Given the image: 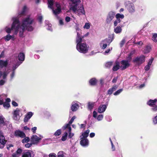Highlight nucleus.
I'll return each instance as SVG.
<instances>
[{"mask_svg": "<svg viewBox=\"0 0 157 157\" xmlns=\"http://www.w3.org/2000/svg\"><path fill=\"white\" fill-rule=\"evenodd\" d=\"M72 3V5L78 6V4L80 2V0H71Z\"/></svg>", "mask_w": 157, "mask_h": 157, "instance_id": "58836bf2", "label": "nucleus"}, {"mask_svg": "<svg viewBox=\"0 0 157 157\" xmlns=\"http://www.w3.org/2000/svg\"><path fill=\"white\" fill-rule=\"evenodd\" d=\"M153 59L154 58H151L150 59H149V62L147 63V64L146 66H145L144 67V69L145 71H148L149 70L151 66V65L153 61Z\"/></svg>", "mask_w": 157, "mask_h": 157, "instance_id": "4be33fe9", "label": "nucleus"}, {"mask_svg": "<svg viewBox=\"0 0 157 157\" xmlns=\"http://www.w3.org/2000/svg\"><path fill=\"white\" fill-rule=\"evenodd\" d=\"M131 55H129L126 60H123L121 61L120 67L122 70H124L130 66V63L131 61Z\"/></svg>", "mask_w": 157, "mask_h": 157, "instance_id": "39448f33", "label": "nucleus"}, {"mask_svg": "<svg viewBox=\"0 0 157 157\" xmlns=\"http://www.w3.org/2000/svg\"><path fill=\"white\" fill-rule=\"evenodd\" d=\"M22 150L21 148H18L16 152L12 155L13 157H19L21 155L22 152Z\"/></svg>", "mask_w": 157, "mask_h": 157, "instance_id": "412c9836", "label": "nucleus"}, {"mask_svg": "<svg viewBox=\"0 0 157 157\" xmlns=\"http://www.w3.org/2000/svg\"><path fill=\"white\" fill-rule=\"evenodd\" d=\"M152 40L155 42H157V33H155L153 34Z\"/></svg>", "mask_w": 157, "mask_h": 157, "instance_id": "79ce46f5", "label": "nucleus"}, {"mask_svg": "<svg viewBox=\"0 0 157 157\" xmlns=\"http://www.w3.org/2000/svg\"><path fill=\"white\" fill-rule=\"evenodd\" d=\"M62 128L63 129H65L67 128V131L69 133L71 131V129L70 127V125L69 124H67L65 125L62 127Z\"/></svg>", "mask_w": 157, "mask_h": 157, "instance_id": "473e14b6", "label": "nucleus"}, {"mask_svg": "<svg viewBox=\"0 0 157 157\" xmlns=\"http://www.w3.org/2000/svg\"><path fill=\"white\" fill-rule=\"evenodd\" d=\"M82 38L80 37V34L77 35L76 38V43L77 44L82 43Z\"/></svg>", "mask_w": 157, "mask_h": 157, "instance_id": "72a5a7b5", "label": "nucleus"}, {"mask_svg": "<svg viewBox=\"0 0 157 157\" xmlns=\"http://www.w3.org/2000/svg\"><path fill=\"white\" fill-rule=\"evenodd\" d=\"M20 110L18 109H17L14 111L13 113V118L16 121H18L20 120L21 116L20 115Z\"/></svg>", "mask_w": 157, "mask_h": 157, "instance_id": "9b49d317", "label": "nucleus"}, {"mask_svg": "<svg viewBox=\"0 0 157 157\" xmlns=\"http://www.w3.org/2000/svg\"><path fill=\"white\" fill-rule=\"evenodd\" d=\"M157 101V100L155 99L154 100H150L147 103V105L149 106H152L155 105Z\"/></svg>", "mask_w": 157, "mask_h": 157, "instance_id": "bb28decb", "label": "nucleus"}, {"mask_svg": "<svg viewBox=\"0 0 157 157\" xmlns=\"http://www.w3.org/2000/svg\"><path fill=\"white\" fill-rule=\"evenodd\" d=\"M76 118V117L75 116H74L73 117L71 118V119L70 120V121L69 122V123L68 124H70V125L71 124H72L75 120V119Z\"/></svg>", "mask_w": 157, "mask_h": 157, "instance_id": "603ef678", "label": "nucleus"}, {"mask_svg": "<svg viewBox=\"0 0 157 157\" xmlns=\"http://www.w3.org/2000/svg\"><path fill=\"white\" fill-rule=\"evenodd\" d=\"M14 35H13H13L11 36L10 34H9L4 36L3 37V38L6 41H8L12 39H13Z\"/></svg>", "mask_w": 157, "mask_h": 157, "instance_id": "cd10ccee", "label": "nucleus"}, {"mask_svg": "<svg viewBox=\"0 0 157 157\" xmlns=\"http://www.w3.org/2000/svg\"><path fill=\"white\" fill-rule=\"evenodd\" d=\"M95 103L94 102L89 101L87 103L88 109L90 110H91L95 105Z\"/></svg>", "mask_w": 157, "mask_h": 157, "instance_id": "393cba45", "label": "nucleus"}, {"mask_svg": "<svg viewBox=\"0 0 157 157\" xmlns=\"http://www.w3.org/2000/svg\"><path fill=\"white\" fill-rule=\"evenodd\" d=\"M42 138L43 137L41 135L38 136L36 135H33L31 138V142L33 144H37Z\"/></svg>", "mask_w": 157, "mask_h": 157, "instance_id": "1a4fd4ad", "label": "nucleus"}, {"mask_svg": "<svg viewBox=\"0 0 157 157\" xmlns=\"http://www.w3.org/2000/svg\"><path fill=\"white\" fill-rule=\"evenodd\" d=\"M93 117L94 118H96L98 121H100L103 119V115L102 114L98 115L97 112L94 111L93 113Z\"/></svg>", "mask_w": 157, "mask_h": 157, "instance_id": "f3484780", "label": "nucleus"}, {"mask_svg": "<svg viewBox=\"0 0 157 157\" xmlns=\"http://www.w3.org/2000/svg\"><path fill=\"white\" fill-rule=\"evenodd\" d=\"M6 141L2 132L0 131V143L5 144Z\"/></svg>", "mask_w": 157, "mask_h": 157, "instance_id": "a878e982", "label": "nucleus"}, {"mask_svg": "<svg viewBox=\"0 0 157 157\" xmlns=\"http://www.w3.org/2000/svg\"><path fill=\"white\" fill-rule=\"evenodd\" d=\"M12 104L14 106L16 107L18 106V104L15 101H12Z\"/></svg>", "mask_w": 157, "mask_h": 157, "instance_id": "e2e57ef3", "label": "nucleus"}, {"mask_svg": "<svg viewBox=\"0 0 157 157\" xmlns=\"http://www.w3.org/2000/svg\"><path fill=\"white\" fill-rule=\"evenodd\" d=\"M91 24L90 22H86L83 27L84 29H90L91 26Z\"/></svg>", "mask_w": 157, "mask_h": 157, "instance_id": "e433bc0d", "label": "nucleus"}, {"mask_svg": "<svg viewBox=\"0 0 157 157\" xmlns=\"http://www.w3.org/2000/svg\"><path fill=\"white\" fill-rule=\"evenodd\" d=\"M49 157H56V155L54 153H51L49 155Z\"/></svg>", "mask_w": 157, "mask_h": 157, "instance_id": "774afa93", "label": "nucleus"}, {"mask_svg": "<svg viewBox=\"0 0 157 157\" xmlns=\"http://www.w3.org/2000/svg\"><path fill=\"white\" fill-rule=\"evenodd\" d=\"M116 13L114 11H109L107 14L106 20L105 23L107 24L112 23L113 20L115 17Z\"/></svg>", "mask_w": 157, "mask_h": 157, "instance_id": "423d86ee", "label": "nucleus"}, {"mask_svg": "<svg viewBox=\"0 0 157 157\" xmlns=\"http://www.w3.org/2000/svg\"><path fill=\"white\" fill-rule=\"evenodd\" d=\"M37 129V127H34L33 128H32L31 130L32 132L33 133H35L36 132V131Z\"/></svg>", "mask_w": 157, "mask_h": 157, "instance_id": "13d9d810", "label": "nucleus"}, {"mask_svg": "<svg viewBox=\"0 0 157 157\" xmlns=\"http://www.w3.org/2000/svg\"><path fill=\"white\" fill-rule=\"evenodd\" d=\"M112 65V62H108L105 64V66L107 67H110Z\"/></svg>", "mask_w": 157, "mask_h": 157, "instance_id": "09e8293b", "label": "nucleus"}, {"mask_svg": "<svg viewBox=\"0 0 157 157\" xmlns=\"http://www.w3.org/2000/svg\"><path fill=\"white\" fill-rule=\"evenodd\" d=\"M110 141L111 143V145H112V150L113 151H115V147L114 145H113V142L112 141V140L110 139Z\"/></svg>", "mask_w": 157, "mask_h": 157, "instance_id": "4d7b16f0", "label": "nucleus"}, {"mask_svg": "<svg viewBox=\"0 0 157 157\" xmlns=\"http://www.w3.org/2000/svg\"><path fill=\"white\" fill-rule=\"evenodd\" d=\"M21 63L17 62V64H14L12 67V70L9 69V71H5L3 74V78L5 79L8 74L11 72V73L10 75V80H12L15 75V71L14 70L17 68V67L21 64Z\"/></svg>", "mask_w": 157, "mask_h": 157, "instance_id": "7ed1b4c3", "label": "nucleus"}, {"mask_svg": "<svg viewBox=\"0 0 157 157\" xmlns=\"http://www.w3.org/2000/svg\"><path fill=\"white\" fill-rule=\"evenodd\" d=\"M151 49V48L150 46H147L144 50V53L145 54L149 53L150 52Z\"/></svg>", "mask_w": 157, "mask_h": 157, "instance_id": "c9c22d12", "label": "nucleus"}, {"mask_svg": "<svg viewBox=\"0 0 157 157\" xmlns=\"http://www.w3.org/2000/svg\"><path fill=\"white\" fill-rule=\"evenodd\" d=\"M125 42L124 39H123L121 41L120 43V45L121 47H122Z\"/></svg>", "mask_w": 157, "mask_h": 157, "instance_id": "864d4df0", "label": "nucleus"}, {"mask_svg": "<svg viewBox=\"0 0 157 157\" xmlns=\"http://www.w3.org/2000/svg\"><path fill=\"white\" fill-rule=\"evenodd\" d=\"M122 30L121 27L120 26H117L114 29V32L116 33H121Z\"/></svg>", "mask_w": 157, "mask_h": 157, "instance_id": "7c9ffc66", "label": "nucleus"}, {"mask_svg": "<svg viewBox=\"0 0 157 157\" xmlns=\"http://www.w3.org/2000/svg\"><path fill=\"white\" fill-rule=\"evenodd\" d=\"M76 48L80 52L85 53L88 50L89 46L85 43H83L80 44H77Z\"/></svg>", "mask_w": 157, "mask_h": 157, "instance_id": "20e7f679", "label": "nucleus"}, {"mask_svg": "<svg viewBox=\"0 0 157 157\" xmlns=\"http://www.w3.org/2000/svg\"><path fill=\"white\" fill-rule=\"evenodd\" d=\"M145 56H144L137 57L134 59L133 61L138 65H139L144 62L145 61Z\"/></svg>", "mask_w": 157, "mask_h": 157, "instance_id": "9d476101", "label": "nucleus"}, {"mask_svg": "<svg viewBox=\"0 0 157 157\" xmlns=\"http://www.w3.org/2000/svg\"><path fill=\"white\" fill-rule=\"evenodd\" d=\"M116 18L113 21V25L114 26H116L119 23L124 17V15L122 14L117 13L115 15Z\"/></svg>", "mask_w": 157, "mask_h": 157, "instance_id": "6e6552de", "label": "nucleus"}, {"mask_svg": "<svg viewBox=\"0 0 157 157\" xmlns=\"http://www.w3.org/2000/svg\"><path fill=\"white\" fill-rule=\"evenodd\" d=\"M67 135H68V133L67 132H66L64 133L62 137V138H61L62 140L63 141H65L67 138Z\"/></svg>", "mask_w": 157, "mask_h": 157, "instance_id": "ea45409f", "label": "nucleus"}, {"mask_svg": "<svg viewBox=\"0 0 157 157\" xmlns=\"http://www.w3.org/2000/svg\"><path fill=\"white\" fill-rule=\"evenodd\" d=\"M32 144H32V143L31 144L27 143L25 144V147L26 148H29L31 147V146L32 145Z\"/></svg>", "mask_w": 157, "mask_h": 157, "instance_id": "6e6d98bb", "label": "nucleus"}, {"mask_svg": "<svg viewBox=\"0 0 157 157\" xmlns=\"http://www.w3.org/2000/svg\"><path fill=\"white\" fill-rule=\"evenodd\" d=\"M29 141V139L28 137H25L22 140V142L24 143H27Z\"/></svg>", "mask_w": 157, "mask_h": 157, "instance_id": "a18cd8bd", "label": "nucleus"}, {"mask_svg": "<svg viewBox=\"0 0 157 157\" xmlns=\"http://www.w3.org/2000/svg\"><path fill=\"white\" fill-rule=\"evenodd\" d=\"M27 10V7L26 6H24L23 7L22 11L21 13H19L18 15L19 16H21L22 15L26 14V11Z\"/></svg>", "mask_w": 157, "mask_h": 157, "instance_id": "c756f323", "label": "nucleus"}, {"mask_svg": "<svg viewBox=\"0 0 157 157\" xmlns=\"http://www.w3.org/2000/svg\"><path fill=\"white\" fill-rule=\"evenodd\" d=\"M5 118L2 115H0V124H3L4 122Z\"/></svg>", "mask_w": 157, "mask_h": 157, "instance_id": "c03bdc74", "label": "nucleus"}, {"mask_svg": "<svg viewBox=\"0 0 157 157\" xmlns=\"http://www.w3.org/2000/svg\"><path fill=\"white\" fill-rule=\"evenodd\" d=\"M76 29L77 33V35H78L80 34L79 33L80 31V29L78 27H77Z\"/></svg>", "mask_w": 157, "mask_h": 157, "instance_id": "680f3d73", "label": "nucleus"}, {"mask_svg": "<svg viewBox=\"0 0 157 157\" xmlns=\"http://www.w3.org/2000/svg\"><path fill=\"white\" fill-rule=\"evenodd\" d=\"M70 9L74 13L78 16L85 15V11L83 6L82 5H80L79 6L72 5Z\"/></svg>", "mask_w": 157, "mask_h": 157, "instance_id": "f03ea898", "label": "nucleus"}, {"mask_svg": "<svg viewBox=\"0 0 157 157\" xmlns=\"http://www.w3.org/2000/svg\"><path fill=\"white\" fill-rule=\"evenodd\" d=\"M80 144L83 146H87L89 144L88 140L87 139H82L80 141Z\"/></svg>", "mask_w": 157, "mask_h": 157, "instance_id": "b1692460", "label": "nucleus"}, {"mask_svg": "<svg viewBox=\"0 0 157 157\" xmlns=\"http://www.w3.org/2000/svg\"><path fill=\"white\" fill-rule=\"evenodd\" d=\"M112 49V48L111 47L110 48H109L107 50H106L104 52H103V54L105 55L107 54H108L109 52L111 51Z\"/></svg>", "mask_w": 157, "mask_h": 157, "instance_id": "8fccbe9b", "label": "nucleus"}, {"mask_svg": "<svg viewBox=\"0 0 157 157\" xmlns=\"http://www.w3.org/2000/svg\"><path fill=\"white\" fill-rule=\"evenodd\" d=\"M55 5L56 8V9L55 10L53 9L52 10L53 13L55 15H57L61 11V9L60 5L58 2H56Z\"/></svg>", "mask_w": 157, "mask_h": 157, "instance_id": "4468645a", "label": "nucleus"}, {"mask_svg": "<svg viewBox=\"0 0 157 157\" xmlns=\"http://www.w3.org/2000/svg\"><path fill=\"white\" fill-rule=\"evenodd\" d=\"M118 86L117 85H115L112 88H111V89L113 91L116 90Z\"/></svg>", "mask_w": 157, "mask_h": 157, "instance_id": "bf43d9fd", "label": "nucleus"}, {"mask_svg": "<svg viewBox=\"0 0 157 157\" xmlns=\"http://www.w3.org/2000/svg\"><path fill=\"white\" fill-rule=\"evenodd\" d=\"M34 155L32 151L28 150L23 153L22 157H33Z\"/></svg>", "mask_w": 157, "mask_h": 157, "instance_id": "dca6fc26", "label": "nucleus"}, {"mask_svg": "<svg viewBox=\"0 0 157 157\" xmlns=\"http://www.w3.org/2000/svg\"><path fill=\"white\" fill-rule=\"evenodd\" d=\"M48 28H47V29L51 31L52 30V28H51L52 25L50 24H48Z\"/></svg>", "mask_w": 157, "mask_h": 157, "instance_id": "0e129e2a", "label": "nucleus"}, {"mask_svg": "<svg viewBox=\"0 0 157 157\" xmlns=\"http://www.w3.org/2000/svg\"><path fill=\"white\" fill-rule=\"evenodd\" d=\"M42 18H43L42 16H41V15H39L38 17V20L39 22H40V23L41 22Z\"/></svg>", "mask_w": 157, "mask_h": 157, "instance_id": "052dcab7", "label": "nucleus"}, {"mask_svg": "<svg viewBox=\"0 0 157 157\" xmlns=\"http://www.w3.org/2000/svg\"><path fill=\"white\" fill-rule=\"evenodd\" d=\"M89 132L90 130L89 129H88L83 133L82 134V136H81V139L86 138L88 136Z\"/></svg>", "mask_w": 157, "mask_h": 157, "instance_id": "c85d7f7f", "label": "nucleus"}, {"mask_svg": "<svg viewBox=\"0 0 157 157\" xmlns=\"http://www.w3.org/2000/svg\"><path fill=\"white\" fill-rule=\"evenodd\" d=\"M33 114V113L31 112L28 113L25 117L24 119V121L25 122H27L32 116Z\"/></svg>", "mask_w": 157, "mask_h": 157, "instance_id": "aec40b11", "label": "nucleus"}, {"mask_svg": "<svg viewBox=\"0 0 157 157\" xmlns=\"http://www.w3.org/2000/svg\"><path fill=\"white\" fill-rule=\"evenodd\" d=\"M18 56V59L20 61V62L17 61V59H16V61H14L15 62H13V64H17V62H19V63H21V64L22 63V62H23L25 59V55L23 53H20L19 55Z\"/></svg>", "mask_w": 157, "mask_h": 157, "instance_id": "ddd939ff", "label": "nucleus"}, {"mask_svg": "<svg viewBox=\"0 0 157 157\" xmlns=\"http://www.w3.org/2000/svg\"><path fill=\"white\" fill-rule=\"evenodd\" d=\"M97 82V80L94 78L90 79L89 81V83L92 86L95 85L96 84Z\"/></svg>", "mask_w": 157, "mask_h": 157, "instance_id": "2f4dec72", "label": "nucleus"}, {"mask_svg": "<svg viewBox=\"0 0 157 157\" xmlns=\"http://www.w3.org/2000/svg\"><path fill=\"white\" fill-rule=\"evenodd\" d=\"M9 60L6 59L5 61L0 60V68H2L4 67H6L8 64Z\"/></svg>", "mask_w": 157, "mask_h": 157, "instance_id": "5701e85b", "label": "nucleus"}, {"mask_svg": "<svg viewBox=\"0 0 157 157\" xmlns=\"http://www.w3.org/2000/svg\"><path fill=\"white\" fill-rule=\"evenodd\" d=\"M71 20V18L68 16L66 17L65 18V21L67 22H69Z\"/></svg>", "mask_w": 157, "mask_h": 157, "instance_id": "69168bd1", "label": "nucleus"}, {"mask_svg": "<svg viewBox=\"0 0 157 157\" xmlns=\"http://www.w3.org/2000/svg\"><path fill=\"white\" fill-rule=\"evenodd\" d=\"M48 7L51 9H52V5L53 4V0H48Z\"/></svg>", "mask_w": 157, "mask_h": 157, "instance_id": "4c0bfd02", "label": "nucleus"}, {"mask_svg": "<svg viewBox=\"0 0 157 157\" xmlns=\"http://www.w3.org/2000/svg\"><path fill=\"white\" fill-rule=\"evenodd\" d=\"M113 90L111 89V88H110L108 90L107 94L108 95H110L113 93Z\"/></svg>", "mask_w": 157, "mask_h": 157, "instance_id": "5fc2aeb1", "label": "nucleus"}, {"mask_svg": "<svg viewBox=\"0 0 157 157\" xmlns=\"http://www.w3.org/2000/svg\"><path fill=\"white\" fill-rule=\"evenodd\" d=\"M3 107L5 108H7L10 107V105L9 103L4 102L3 103Z\"/></svg>", "mask_w": 157, "mask_h": 157, "instance_id": "de8ad7c7", "label": "nucleus"}, {"mask_svg": "<svg viewBox=\"0 0 157 157\" xmlns=\"http://www.w3.org/2000/svg\"><path fill=\"white\" fill-rule=\"evenodd\" d=\"M58 157H65L63 152L62 151H59L58 153Z\"/></svg>", "mask_w": 157, "mask_h": 157, "instance_id": "49530a36", "label": "nucleus"}, {"mask_svg": "<svg viewBox=\"0 0 157 157\" xmlns=\"http://www.w3.org/2000/svg\"><path fill=\"white\" fill-rule=\"evenodd\" d=\"M126 7L129 13H133L135 12V6L132 3H129Z\"/></svg>", "mask_w": 157, "mask_h": 157, "instance_id": "f8f14e48", "label": "nucleus"}, {"mask_svg": "<svg viewBox=\"0 0 157 157\" xmlns=\"http://www.w3.org/2000/svg\"><path fill=\"white\" fill-rule=\"evenodd\" d=\"M74 135V134L72 133H71V132H69V133L68 137L69 138H71Z\"/></svg>", "mask_w": 157, "mask_h": 157, "instance_id": "338daca9", "label": "nucleus"}, {"mask_svg": "<svg viewBox=\"0 0 157 157\" xmlns=\"http://www.w3.org/2000/svg\"><path fill=\"white\" fill-rule=\"evenodd\" d=\"M153 123L155 124H157V116H155L153 119Z\"/></svg>", "mask_w": 157, "mask_h": 157, "instance_id": "3c124183", "label": "nucleus"}, {"mask_svg": "<svg viewBox=\"0 0 157 157\" xmlns=\"http://www.w3.org/2000/svg\"><path fill=\"white\" fill-rule=\"evenodd\" d=\"M12 20L13 23L11 28L6 27L5 29V31L8 33H10L12 30L13 35H17L19 33V36L23 37L25 30L31 31L33 29L31 25L33 22L34 19L30 15L23 17L21 22L18 18L15 17H12Z\"/></svg>", "mask_w": 157, "mask_h": 157, "instance_id": "f257e3e1", "label": "nucleus"}, {"mask_svg": "<svg viewBox=\"0 0 157 157\" xmlns=\"http://www.w3.org/2000/svg\"><path fill=\"white\" fill-rule=\"evenodd\" d=\"M107 107V105H100L98 107V112L100 113L104 112L105 110Z\"/></svg>", "mask_w": 157, "mask_h": 157, "instance_id": "6ab92c4d", "label": "nucleus"}, {"mask_svg": "<svg viewBox=\"0 0 157 157\" xmlns=\"http://www.w3.org/2000/svg\"><path fill=\"white\" fill-rule=\"evenodd\" d=\"M113 40V38L111 40L109 39H106L101 41L100 43V46L101 48L103 49H105L108 45H109Z\"/></svg>", "mask_w": 157, "mask_h": 157, "instance_id": "0eeeda50", "label": "nucleus"}, {"mask_svg": "<svg viewBox=\"0 0 157 157\" xmlns=\"http://www.w3.org/2000/svg\"><path fill=\"white\" fill-rule=\"evenodd\" d=\"M61 133V130L60 129L57 130L54 134V135L56 136H58L60 135Z\"/></svg>", "mask_w": 157, "mask_h": 157, "instance_id": "a19ab883", "label": "nucleus"}, {"mask_svg": "<svg viewBox=\"0 0 157 157\" xmlns=\"http://www.w3.org/2000/svg\"><path fill=\"white\" fill-rule=\"evenodd\" d=\"M14 135L17 137H20L21 138H24L25 135L24 132L20 130H16L14 132Z\"/></svg>", "mask_w": 157, "mask_h": 157, "instance_id": "a211bd4d", "label": "nucleus"}, {"mask_svg": "<svg viewBox=\"0 0 157 157\" xmlns=\"http://www.w3.org/2000/svg\"><path fill=\"white\" fill-rule=\"evenodd\" d=\"M119 63L118 62H116V65H115L113 68V71H117L119 69L120 67Z\"/></svg>", "mask_w": 157, "mask_h": 157, "instance_id": "f704fd0d", "label": "nucleus"}, {"mask_svg": "<svg viewBox=\"0 0 157 157\" xmlns=\"http://www.w3.org/2000/svg\"><path fill=\"white\" fill-rule=\"evenodd\" d=\"M123 90L122 89H120L117 90L113 94L114 95H117L119 94Z\"/></svg>", "mask_w": 157, "mask_h": 157, "instance_id": "37998d69", "label": "nucleus"}, {"mask_svg": "<svg viewBox=\"0 0 157 157\" xmlns=\"http://www.w3.org/2000/svg\"><path fill=\"white\" fill-rule=\"evenodd\" d=\"M78 102L77 101H73L71 104V109L73 111H75L78 110L79 107Z\"/></svg>", "mask_w": 157, "mask_h": 157, "instance_id": "2eb2a0df", "label": "nucleus"}]
</instances>
